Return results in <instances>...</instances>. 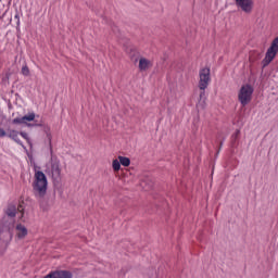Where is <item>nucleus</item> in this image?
Here are the masks:
<instances>
[{
    "mask_svg": "<svg viewBox=\"0 0 278 278\" xmlns=\"http://www.w3.org/2000/svg\"><path fill=\"white\" fill-rule=\"evenodd\" d=\"M22 75H24V77H29V67L27 65L22 67Z\"/></svg>",
    "mask_w": 278,
    "mask_h": 278,
    "instance_id": "obj_17",
    "label": "nucleus"
},
{
    "mask_svg": "<svg viewBox=\"0 0 278 278\" xmlns=\"http://www.w3.org/2000/svg\"><path fill=\"white\" fill-rule=\"evenodd\" d=\"M34 181H33V191L37 199H45L47 190L49 188V180L47 175L40 170L38 165H34Z\"/></svg>",
    "mask_w": 278,
    "mask_h": 278,
    "instance_id": "obj_1",
    "label": "nucleus"
},
{
    "mask_svg": "<svg viewBox=\"0 0 278 278\" xmlns=\"http://www.w3.org/2000/svg\"><path fill=\"white\" fill-rule=\"evenodd\" d=\"M7 215H9L11 218H14V216H16V206L9 205L7 208Z\"/></svg>",
    "mask_w": 278,
    "mask_h": 278,
    "instance_id": "obj_14",
    "label": "nucleus"
},
{
    "mask_svg": "<svg viewBox=\"0 0 278 278\" xmlns=\"http://www.w3.org/2000/svg\"><path fill=\"white\" fill-rule=\"evenodd\" d=\"M121 160H118V159H115V160H113V162H112V168H113V170L115 172V173H118V170H121Z\"/></svg>",
    "mask_w": 278,
    "mask_h": 278,
    "instance_id": "obj_15",
    "label": "nucleus"
},
{
    "mask_svg": "<svg viewBox=\"0 0 278 278\" xmlns=\"http://www.w3.org/2000/svg\"><path fill=\"white\" fill-rule=\"evenodd\" d=\"M7 136L8 134L5 132V130L0 127V138H5Z\"/></svg>",
    "mask_w": 278,
    "mask_h": 278,
    "instance_id": "obj_19",
    "label": "nucleus"
},
{
    "mask_svg": "<svg viewBox=\"0 0 278 278\" xmlns=\"http://www.w3.org/2000/svg\"><path fill=\"white\" fill-rule=\"evenodd\" d=\"M20 136H22V138H24V140H26V142L29 144V147H31V138H29V134H27L25 131H21Z\"/></svg>",
    "mask_w": 278,
    "mask_h": 278,
    "instance_id": "obj_16",
    "label": "nucleus"
},
{
    "mask_svg": "<svg viewBox=\"0 0 278 278\" xmlns=\"http://www.w3.org/2000/svg\"><path fill=\"white\" fill-rule=\"evenodd\" d=\"M8 136H9V138H11V140L16 142V144H20V147L25 148V146L23 144V141H21V138H18V136H21V132H18V130L11 129V130H9Z\"/></svg>",
    "mask_w": 278,
    "mask_h": 278,
    "instance_id": "obj_11",
    "label": "nucleus"
},
{
    "mask_svg": "<svg viewBox=\"0 0 278 278\" xmlns=\"http://www.w3.org/2000/svg\"><path fill=\"white\" fill-rule=\"evenodd\" d=\"M43 131L46 134V138H47V141H48V147H49L50 151H53V143H52L53 136L51 135V127L43 126Z\"/></svg>",
    "mask_w": 278,
    "mask_h": 278,
    "instance_id": "obj_12",
    "label": "nucleus"
},
{
    "mask_svg": "<svg viewBox=\"0 0 278 278\" xmlns=\"http://www.w3.org/2000/svg\"><path fill=\"white\" fill-rule=\"evenodd\" d=\"M118 160L122 166L127 167V166H130L131 164V160H129V157L127 156H118Z\"/></svg>",
    "mask_w": 278,
    "mask_h": 278,
    "instance_id": "obj_13",
    "label": "nucleus"
},
{
    "mask_svg": "<svg viewBox=\"0 0 278 278\" xmlns=\"http://www.w3.org/2000/svg\"><path fill=\"white\" fill-rule=\"evenodd\" d=\"M200 102L205 103L207 97H205V90H201L200 96H199Z\"/></svg>",
    "mask_w": 278,
    "mask_h": 278,
    "instance_id": "obj_18",
    "label": "nucleus"
},
{
    "mask_svg": "<svg viewBox=\"0 0 278 278\" xmlns=\"http://www.w3.org/2000/svg\"><path fill=\"white\" fill-rule=\"evenodd\" d=\"M151 66H153V62H151V60L147 58L139 59V71L141 72L149 71Z\"/></svg>",
    "mask_w": 278,
    "mask_h": 278,
    "instance_id": "obj_10",
    "label": "nucleus"
},
{
    "mask_svg": "<svg viewBox=\"0 0 278 278\" xmlns=\"http://www.w3.org/2000/svg\"><path fill=\"white\" fill-rule=\"evenodd\" d=\"M254 91L255 89L253 88V86L249 84L241 86L238 93V99L243 108H245V105H249L251 103Z\"/></svg>",
    "mask_w": 278,
    "mask_h": 278,
    "instance_id": "obj_4",
    "label": "nucleus"
},
{
    "mask_svg": "<svg viewBox=\"0 0 278 278\" xmlns=\"http://www.w3.org/2000/svg\"><path fill=\"white\" fill-rule=\"evenodd\" d=\"M212 81L210 67H203L199 72V88L200 90H205Z\"/></svg>",
    "mask_w": 278,
    "mask_h": 278,
    "instance_id": "obj_6",
    "label": "nucleus"
},
{
    "mask_svg": "<svg viewBox=\"0 0 278 278\" xmlns=\"http://www.w3.org/2000/svg\"><path fill=\"white\" fill-rule=\"evenodd\" d=\"M36 113H28L22 117H16L12 121L13 125H27V127H42V124H28L35 121Z\"/></svg>",
    "mask_w": 278,
    "mask_h": 278,
    "instance_id": "obj_7",
    "label": "nucleus"
},
{
    "mask_svg": "<svg viewBox=\"0 0 278 278\" xmlns=\"http://www.w3.org/2000/svg\"><path fill=\"white\" fill-rule=\"evenodd\" d=\"M10 242H12L10 226L2 220L0 222V253H5V251H8Z\"/></svg>",
    "mask_w": 278,
    "mask_h": 278,
    "instance_id": "obj_3",
    "label": "nucleus"
},
{
    "mask_svg": "<svg viewBox=\"0 0 278 278\" xmlns=\"http://www.w3.org/2000/svg\"><path fill=\"white\" fill-rule=\"evenodd\" d=\"M28 230L27 227H25V225L23 224H17L15 227V238H17V240H24V238L27 236Z\"/></svg>",
    "mask_w": 278,
    "mask_h": 278,
    "instance_id": "obj_9",
    "label": "nucleus"
},
{
    "mask_svg": "<svg viewBox=\"0 0 278 278\" xmlns=\"http://www.w3.org/2000/svg\"><path fill=\"white\" fill-rule=\"evenodd\" d=\"M46 175L51 177L53 184H60L62 181V167H60V160L52 156L46 164Z\"/></svg>",
    "mask_w": 278,
    "mask_h": 278,
    "instance_id": "obj_2",
    "label": "nucleus"
},
{
    "mask_svg": "<svg viewBox=\"0 0 278 278\" xmlns=\"http://www.w3.org/2000/svg\"><path fill=\"white\" fill-rule=\"evenodd\" d=\"M238 134H240V130H237L236 136H238Z\"/></svg>",
    "mask_w": 278,
    "mask_h": 278,
    "instance_id": "obj_20",
    "label": "nucleus"
},
{
    "mask_svg": "<svg viewBox=\"0 0 278 278\" xmlns=\"http://www.w3.org/2000/svg\"><path fill=\"white\" fill-rule=\"evenodd\" d=\"M277 53H278V37H276L271 41L270 47L267 49L265 53V58L263 59V62H262L264 68H266V66H268V64H270V62H273V60L277 58Z\"/></svg>",
    "mask_w": 278,
    "mask_h": 278,
    "instance_id": "obj_5",
    "label": "nucleus"
},
{
    "mask_svg": "<svg viewBox=\"0 0 278 278\" xmlns=\"http://www.w3.org/2000/svg\"><path fill=\"white\" fill-rule=\"evenodd\" d=\"M235 4L244 14H252L255 10V1L253 0H235Z\"/></svg>",
    "mask_w": 278,
    "mask_h": 278,
    "instance_id": "obj_8",
    "label": "nucleus"
}]
</instances>
